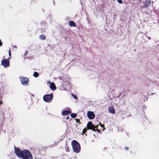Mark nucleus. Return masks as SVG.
<instances>
[{
    "label": "nucleus",
    "instance_id": "f257e3e1",
    "mask_svg": "<svg viewBox=\"0 0 159 159\" xmlns=\"http://www.w3.org/2000/svg\"><path fill=\"white\" fill-rule=\"evenodd\" d=\"M15 151L16 155L19 158H21L22 159H33L31 153L28 150H21L15 147Z\"/></svg>",
    "mask_w": 159,
    "mask_h": 159
},
{
    "label": "nucleus",
    "instance_id": "f03ea898",
    "mask_svg": "<svg viewBox=\"0 0 159 159\" xmlns=\"http://www.w3.org/2000/svg\"><path fill=\"white\" fill-rule=\"evenodd\" d=\"M71 144L74 152L78 153L80 151V144L76 140H73L72 141Z\"/></svg>",
    "mask_w": 159,
    "mask_h": 159
},
{
    "label": "nucleus",
    "instance_id": "7ed1b4c3",
    "mask_svg": "<svg viewBox=\"0 0 159 159\" xmlns=\"http://www.w3.org/2000/svg\"><path fill=\"white\" fill-rule=\"evenodd\" d=\"M53 98V94H51L44 95L43 97V99L44 101L46 102H49L52 100Z\"/></svg>",
    "mask_w": 159,
    "mask_h": 159
},
{
    "label": "nucleus",
    "instance_id": "20e7f679",
    "mask_svg": "<svg viewBox=\"0 0 159 159\" xmlns=\"http://www.w3.org/2000/svg\"><path fill=\"white\" fill-rule=\"evenodd\" d=\"M20 80L21 84L24 85H28L29 81V79L25 77H20Z\"/></svg>",
    "mask_w": 159,
    "mask_h": 159
},
{
    "label": "nucleus",
    "instance_id": "39448f33",
    "mask_svg": "<svg viewBox=\"0 0 159 159\" xmlns=\"http://www.w3.org/2000/svg\"><path fill=\"white\" fill-rule=\"evenodd\" d=\"M87 128V129L92 130L95 132L96 131V130H95V126L91 121L89 122L88 123Z\"/></svg>",
    "mask_w": 159,
    "mask_h": 159
},
{
    "label": "nucleus",
    "instance_id": "423d86ee",
    "mask_svg": "<svg viewBox=\"0 0 159 159\" xmlns=\"http://www.w3.org/2000/svg\"><path fill=\"white\" fill-rule=\"evenodd\" d=\"M87 116L90 120H92L94 119L95 115L93 112L89 111L87 113Z\"/></svg>",
    "mask_w": 159,
    "mask_h": 159
},
{
    "label": "nucleus",
    "instance_id": "0eeeda50",
    "mask_svg": "<svg viewBox=\"0 0 159 159\" xmlns=\"http://www.w3.org/2000/svg\"><path fill=\"white\" fill-rule=\"evenodd\" d=\"M1 63L3 66L5 68L9 66L10 65V62L6 59L2 60Z\"/></svg>",
    "mask_w": 159,
    "mask_h": 159
},
{
    "label": "nucleus",
    "instance_id": "6e6552de",
    "mask_svg": "<svg viewBox=\"0 0 159 159\" xmlns=\"http://www.w3.org/2000/svg\"><path fill=\"white\" fill-rule=\"evenodd\" d=\"M150 0L145 1L144 3V6H141V8L142 9L143 8L148 7L150 5Z\"/></svg>",
    "mask_w": 159,
    "mask_h": 159
},
{
    "label": "nucleus",
    "instance_id": "1a4fd4ad",
    "mask_svg": "<svg viewBox=\"0 0 159 159\" xmlns=\"http://www.w3.org/2000/svg\"><path fill=\"white\" fill-rule=\"evenodd\" d=\"M50 87L52 91H54L55 90L57 89L55 84L53 82H52L50 84Z\"/></svg>",
    "mask_w": 159,
    "mask_h": 159
},
{
    "label": "nucleus",
    "instance_id": "9d476101",
    "mask_svg": "<svg viewBox=\"0 0 159 159\" xmlns=\"http://www.w3.org/2000/svg\"><path fill=\"white\" fill-rule=\"evenodd\" d=\"M71 112L68 110H65L61 112L62 115L63 116L66 115L70 113Z\"/></svg>",
    "mask_w": 159,
    "mask_h": 159
},
{
    "label": "nucleus",
    "instance_id": "9b49d317",
    "mask_svg": "<svg viewBox=\"0 0 159 159\" xmlns=\"http://www.w3.org/2000/svg\"><path fill=\"white\" fill-rule=\"evenodd\" d=\"M69 25L71 27L74 26L76 27V25L75 24L72 20L70 21L69 22Z\"/></svg>",
    "mask_w": 159,
    "mask_h": 159
},
{
    "label": "nucleus",
    "instance_id": "f8f14e48",
    "mask_svg": "<svg viewBox=\"0 0 159 159\" xmlns=\"http://www.w3.org/2000/svg\"><path fill=\"white\" fill-rule=\"evenodd\" d=\"M109 111L110 113L114 114L115 113V110L113 107L109 108Z\"/></svg>",
    "mask_w": 159,
    "mask_h": 159
},
{
    "label": "nucleus",
    "instance_id": "ddd939ff",
    "mask_svg": "<svg viewBox=\"0 0 159 159\" xmlns=\"http://www.w3.org/2000/svg\"><path fill=\"white\" fill-rule=\"evenodd\" d=\"M39 38L41 40H44L46 39V37L45 35L42 34L40 35Z\"/></svg>",
    "mask_w": 159,
    "mask_h": 159
},
{
    "label": "nucleus",
    "instance_id": "4468645a",
    "mask_svg": "<svg viewBox=\"0 0 159 159\" xmlns=\"http://www.w3.org/2000/svg\"><path fill=\"white\" fill-rule=\"evenodd\" d=\"M77 116V115L74 113H71V116L72 118H75Z\"/></svg>",
    "mask_w": 159,
    "mask_h": 159
},
{
    "label": "nucleus",
    "instance_id": "2eb2a0df",
    "mask_svg": "<svg viewBox=\"0 0 159 159\" xmlns=\"http://www.w3.org/2000/svg\"><path fill=\"white\" fill-rule=\"evenodd\" d=\"M33 76L35 77H37L39 76V74L36 72H34V73Z\"/></svg>",
    "mask_w": 159,
    "mask_h": 159
},
{
    "label": "nucleus",
    "instance_id": "dca6fc26",
    "mask_svg": "<svg viewBox=\"0 0 159 159\" xmlns=\"http://www.w3.org/2000/svg\"><path fill=\"white\" fill-rule=\"evenodd\" d=\"M75 120H76V122L78 123L79 125L81 124V122L80 121V120L79 119L76 118Z\"/></svg>",
    "mask_w": 159,
    "mask_h": 159
},
{
    "label": "nucleus",
    "instance_id": "f3484780",
    "mask_svg": "<svg viewBox=\"0 0 159 159\" xmlns=\"http://www.w3.org/2000/svg\"><path fill=\"white\" fill-rule=\"evenodd\" d=\"M87 129H86L85 128L83 129L82 131V134H84L86 132Z\"/></svg>",
    "mask_w": 159,
    "mask_h": 159
},
{
    "label": "nucleus",
    "instance_id": "a211bd4d",
    "mask_svg": "<svg viewBox=\"0 0 159 159\" xmlns=\"http://www.w3.org/2000/svg\"><path fill=\"white\" fill-rule=\"evenodd\" d=\"M98 125H97L96 126H95V130H96V131H97L98 132H99L100 131L98 129Z\"/></svg>",
    "mask_w": 159,
    "mask_h": 159
},
{
    "label": "nucleus",
    "instance_id": "6ab92c4d",
    "mask_svg": "<svg viewBox=\"0 0 159 159\" xmlns=\"http://www.w3.org/2000/svg\"><path fill=\"white\" fill-rule=\"evenodd\" d=\"M72 96L74 97V98L75 99H78L77 97L76 96V95H75L74 94H72Z\"/></svg>",
    "mask_w": 159,
    "mask_h": 159
},
{
    "label": "nucleus",
    "instance_id": "aec40b11",
    "mask_svg": "<svg viewBox=\"0 0 159 159\" xmlns=\"http://www.w3.org/2000/svg\"><path fill=\"white\" fill-rule=\"evenodd\" d=\"M66 149L67 152H69L70 151V149L68 146L67 148H66Z\"/></svg>",
    "mask_w": 159,
    "mask_h": 159
},
{
    "label": "nucleus",
    "instance_id": "412c9836",
    "mask_svg": "<svg viewBox=\"0 0 159 159\" xmlns=\"http://www.w3.org/2000/svg\"><path fill=\"white\" fill-rule=\"evenodd\" d=\"M118 2L120 4H122L123 3L122 1V0H117Z\"/></svg>",
    "mask_w": 159,
    "mask_h": 159
},
{
    "label": "nucleus",
    "instance_id": "4be33fe9",
    "mask_svg": "<svg viewBox=\"0 0 159 159\" xmlns=\"http://www.w3.org/2000/svg\"><path fill=\"white\" fill-rule=\"evenodd\" d=\"M99 125H100L101 127L104 128L103 129H105L104 125H102L101 123H99Z\"/></svg>",
    "mask_w": 159,
    "mask_h": 159
},
{
    "label": "nucleus",
    "instance_id": "5701e85b",
    "mask_svg": "<svg viewBox=\"0 0 159 159\" xmlns=\"http://www.w3.org/2000/svg\"><path fill=\"white\" fill-rule=\"evenodd\" d=\"M9 57H11V50H10L9 51Z\"/></svg>",
    "mask_w": 159,
    "mask_h": 159
},
{
    "label": "nucleus",
    "instance_id": "b1692460",
    "mask_svg": "<svg viewBox=\"0 0 159 159\" xmlns=\"http://www.w3.org/2000/svg\"><path fill=\"white\" fill-rule=\"evenodd\" d=\"M2 42L1 39H0V46H2Z\"/></svg>",
    "mask_w": 159,
    "mask_h": 159
},
{
    "label": "nucleus",
    "instance_id": "393cba45",
    "mask_svg": "<svg viewBox=\"0 0 159 159\" xmlns=\"http://www.w3.org/2000/svg\"><path fill=\"white\" fill-rule=\"evenodd\" d=\"M125 149L126 150H127L129 149V148L127 147H126L125 148Z\"/></svg>",
    "mask_w": 159,
    "mask_h": 159
},
{
    "label": "nucleus",
    "instance_id": "a878e982",
    "mask_svg": "<svg viewBox=\"0 0 159 159\" xmlns=\"http://www.w3.org/2000/svg\"><path fill=\"white\" fill-rule=\"evenodd\" d=\"M10 57H8V58L7 59H6L7 60H8L9 61L10 60Z\"/></svg>",
    "mask_w": 159,
    "mask_h": 159
},
{
    "label": "nucleus",
    "instance_id": "bb28decb",
    "mask_svg": "<svg viewBox=\"0 0 159 159\" xmlns=\"http://www.w3.org/2000/svg\"><path fill=\"white\" fill-rule=\"evenodd\" d=\"M27 53H28L27 51L24 54V55L25 56V55H27Z\"/></svg>",
    "mask_w": 159,
    "mask_h": 159
},
{
    "label": "nucleus",
    "instance_id": "cd10ccee",
    "mask_svg": "<svg viewBox=\"0 0 159 159\" xmlns=\"http://www.w3.org/2000/svg\"><path fill=\"white\" fill-rule=\"evenodd\" d=\"M2 103V102L1 101H0V105H1Z\"/></svg>",
    "mask_w": 159,
    "mask_h": 159
},
{
    "label": "nucleus",
    "instance_id": "c85d7f7f",
    "mask_svg": "<svg viewBox=\"0 0 159 159\" xmlns=\"http://www.w3.org/2000/svg\"><path fill=\"white\" fill-rule=\"evenodd\" d=\"M69 117H66V120H68V119H69Z\"/></svg>",
    "mask_w": 159,
    "mask_h": 159
},
{
    "label": "nucleus",
    "instance_id": "c756f323",
    "mask_svg": "<svg viewBox=\"0 0 159 159\" xmlns=\"http://www.w3.org/2000/svg\"><path fill=\"white\" fill-rule=\"evenodd\" d=\"M34 159H41V158H35Z\"/></svg>",
    "mask_w": 159,
    "mask_h": 159
},
{
    "label": "nucleus",
    "instance_id": "7c9ffc66",
    "mask_svg": "<svg viewBox=\"0 0 159 159\" xmlns=\"http://www.w3.org/2000/svg\"><path fill=\"white\" fill-rule=\"evenodd\" d=\"M148 39H151V38H148Z\"/></svg>",
    "mask_w": 159,
    "mask_h": 159
}]
</instances>
